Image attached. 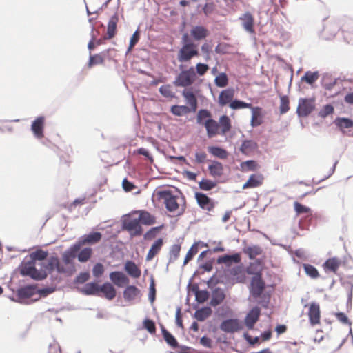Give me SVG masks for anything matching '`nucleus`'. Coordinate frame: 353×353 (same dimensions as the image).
I'll use <instances>...</instances> for the list:
<instances>
[{"mask_svg": "<svg viewBox=\"0 0 353 353\" xmlns=\"http://www.w3.org/2000/svg\"><path fill=\"white\" fill-rule=\"evenodd\" d=\"M183 65H179L181 72L176 76L172 83L176 87L188 88L191 86L196 79L195 69L193 66L186 70H183Z\"/></svg>", "mask_w": 353, "mask_h": 353, "instance_id": "f257e3e1", "label": "nucleus"}, {"mask_svg": "<svg viewBox=\"0 0 353 353\" xmlns=\"http://www.w3.org/2000/svg\"><path fill=\"white\" fill-rule=\"evenodd\" d=\"M20 274L23 276H28L35 281H42L46 278V273L36 268V261L32 259L23 263Z\"/></svg>", "mask_w": 353, "mask_h": 353, "instance_id": "f03ea898", "label": "nucleus"}, {"mask_svg": "<svg viewBox=\"0 0 353 353\" xmlns=\"http://www.w3.org/2000/svg\"><path fill=\"white\" fill-rule=\"evenodd\" d=\"M39 265H40L39 271L44 272L46 276L48 273L50 274L54 270L58 273L67 272V270L60 264L59 258L55 256H50L47 262H41Z\"/></svg>", "mask_w": 353, "mask_h": 353, "instance_id": "7ed1b4c3", "label": "nucleus"}, {"mask_svg": "<svg viewBox=\"0 0 353 353\" xmlns=\"http://www.w3.org/2000/svg\"><path fill=\"white\" fill-rule=\"evenodd\" d=\"M265 289V283L262 278V274L260 272H256L252 278L250 293L255 299L261 296Z\"/></svg>", "mask_w": 353, "mask_h": 353, "instance_id": "20e7f679", "label": "nucleus"}, {"mask_svg": "<svg viewBox=\"0 0 353 353\" xmlns=\"http://www.w3.org/2000/svg\"><path fill=\"white\" fill-rule=\"evenodd\" d=\"M157 195L159 199L164 201L165 208L169 212H174L178 208L177 196L174 195L171 190H164L158 191Z\"/></svg>", "mask_w": 353, "mask_h": 353, "instance_id": "39448f33", "label": "nucleus"}, {"mask_svg": "<svg viewBox=\"0 0 353 353\" xmlns=\"http://www.w3.org/2000/svg\"><path fill=\"white\" fill-rule=\"evenodd\" d=\"M314 99L308 98H300L296 110L299 117H307L314 109Z\"/></svg>", "mask_w": 353, "mask_h": 353, "instance_id": "423d86ee", "label": "nucleus"}, {"mask_svg": "<svg viewBox=\"0 0 353 353\" xmlns=\"http://www.w3.org/2000/svg\"><path fill=\"white\" fill-rule=\"evenodd\" d=\"M122 229L128 231L131 237L140 236L143 233V228L137 219L124 220L122 223Z\"/></svg>", "mask_w": 353, "mask_h": 353, "instance_id": "0eeeda50", "label": "nucleus"}, {"mask_svg": "<svg viewBox=\"0 0 353 353\" xmlns=\"http://www.w3.org/2000/svg\"><path fill=\"white\" fill-rule=\"evenodd\" d=\"M339 29V25L336 22L329 21L323 26L319 37L324 40H331L335 37Z\"/></svg>", "mask_w": 353, "mask_h": 353, "instance_id": "6e6552de", "label": "nucleus"}, {"mask_svg": "<svg viewBox=\"0 0 353 353\" xmlns=\"http://www.w3.org/2000/svg\"><path fill=\"white\" fill-rule=\"evenodd\" d=\"M219 327L225 332L234 333L240 330L242 325L237 319H227L221 323Z\"/></svg>", "mask_w": 353, "mask_h": 353, "instance_id": "1a4fd4ad", "label": "nucleus"}, {"mask_svg": "<svg viewBox=\"0 0 353 353\" xmlns=\"http://www.w3.org/2000/svg\"><path fill=\"white\" fill-rule=\"evenodd\" d=\"M102 238V234L99 232H90L88 234H84L81 236L76 243L79 244V246L81 248L85 245H93L101 241Z\"/></svg>", "mask_w": 353, "mask_h": 353, "instance_id": "9d476101", "label": "nucleus"}, {"mask_svg": "<svg viewBox=\"0 0 353 353\" xmlns=\"http://www.w3.org/2000/svg\"><path fill=\"white\" fill-rule=\"evenodd\" d=\"M81 248L79 244L75 243L65 250L62 254L63 261L66 265H73V260L77 257V253L79 252ZM74 270V265H72V270Z\"/></svg>", "mask_w": 353, "mask_h": 353, "instance_id": "9b49d317", "label": "nucleus"}, {"mask_svg": "<svg viewBox=\"0 0 353 353\" xmlns=\"http://www.w3.org/2000/svg\"><path fill=\"white\" fill-rule=\"evenodd\" d=\"M195 199L199 206L203 210L211 211L214 208V203L212 199L204 193L196 192Z\"/></svg>", "mask_w": 353, "mask_h": 353, "instance_id": "f8f14e48", "label": "nucleus"}, {"mask_svg": "<svg viewBox=\"0 0 353 353\" xmlns=\"http://www.w3.org/2000/svg\"><path fill=\"white\" fill-rule=\"evenodd\" d=\"M261 310L258 306L252 307L245 318V325L249 330L254 328L255 323L259 321Z\"/></svg>", "mask_w": 353, "mask_h": 353, "instance_id": "ddd939ff", "label": "nucleus"}, {"mask_svg": "<svg viewBox=\"0 0 353 353\" xmlns=\"http://www.w3.org/2000/svg\"><path fill=\"white\" fill-rule=\"evenodd\" d=\"M181 95L185 99L186 103L190 105V109L192 112L196 111L198 108V99L196 94L192 91V89H184L181 92Z\"/></svg>", "mask_w": 353, "mask_h": 353, "instance_id": "4468645a", "label": "nucleus"}, {"mask_svg": "<svg viewBox=\"0 0 353 353\" xmlns=\"http://www.w3.org/2000/svg\"><path fill=\"white\" fill-rule=\"evenodd\" d=\"M44 123L45 117L43 116H39L32 121L31 130L35 137L41 139L43 137Z\"/></svg>", "mask_w": 353, "mask_h": 353, "instance_id": "2eb2a0df", "label": "nucleus"}, {"mask_svg": "<svg viewBox=\"0 0 353 353\" xmlns=\"http://www.w3.org/2000/svg\"><path fill=\"white\" fill-rule=\"evenodd\" d=\"M308 316L312 325H315L320 323L321 312L318 303L313 302L310 305Z\"/></svg>", "mask_w": 353, "mask_h": 353, "instance_id": "dca6fc26", "label": "nucleus"}, {"mask_svg": "<svg viewBox=\"0 0 353 353\" xmlns=\"http://www.w3.org/2000/svg\"><path fill=\"white\" fill-rule=\"evenodd\" d=\"M203 126L206 130L207 136L208 138H212L217 134H220L219 124L214 119L205 121Z\"/></svg>", "mask_w": 353, "mask_h": 353, "instance_id": "f3484780", "label": "nucleus"}, {"mask_svg": "<svg viewBox=\"0 0 353 353\" xmlns=\"http://www.w3.org/2000/svg\"><path fill=\"white\" fill-rule=\"evenodd\" d=\"M110 279L111 281L118 287H122L125 284L129 283V279L122 272L114 271L110 274Z\"/></svg>", "mask_w": 353, "mask_h": 353, "instance_id": "a211bd4d", "label": "nucleus"}, {"mask_svg": "<svg viewBox=\"0 0 353 353\" xmlns=\"http://www.w3.org/2000/svg\"><path fill=\"white\" fill-rule=\"evenodd\" d=\"M225 299V294L223 289L219 287L215 288L212 292V299L210 305L212 307L219 305Z\"/></svg>", "mask_w": 353, "mask_h": 353, "instance_id": "6ab92c4d", "label": "nucleus"}, {"mask_svg": "<svg viewBox=\"0 0 353 353\" xmlns=\"http://www.w3.org/2000/svg\"><path fill=\"white\" fill-rule=\"evenodd\" d=\"M241 261V254L234 253L232 254H224L218 257L216 262L218 264H225L230 266L233 263H238Z\"/></svg>", "mask_w": 353, "mask_h": 353, "instance_id": "aec40b11", "label": "nucleus"}, {"mask_svg": "<svg viewBox=\"0 0 353 353\" xmlns=\"http://www.w3.org/2000/svg\"><path fill=\"white\" fill-rule=\"evenodd\" d=\"M208 30L203 26H195L190 30V36L195 41H201L208 35Z\"/></svg>", "mask_w": 353, "mask_h": 353, "instance_id": "412c9836", "label": "nucleus"}, {"mask_svg": "<svg viewBox=\"0 0 353 353\" xmlns=\"http://www.w3.org/2000/svg\"><path fill=\"white\" fill-rule=\"evenodd\" d=\"M234 90L232 88H228L222 90L219 96L218 103L221 106H225L233 101Z\"/></svg>", "mask_w": 353, "mask_h": 353, "instance_id": "4be33fe9", "label": "nucleus"}, {"mask_svg": "<svg viewBox=\"0 0 353 353\" xmlns=\"http://www.w3.org/2000/svg\"><path fill=\"white\" fill-rule=\"evenodd\" d=\"M252 110V118L250 121V125L253 128L259 126L263 123L262 109L260 107L256 106L250 108Z\"/></svg>", "mask_w": 353, "mask_h": 353, "instance_id": "5701e85b", "label": "nucleus"}, {"mask_svg": "<svg viewBox=\"0 0 353 353\" xmlns=\"http://www.w3.org/2000/svg\"><path fill=\"white\" fill-rule=\"evenodd\" d=\"M36 293L37 288L34 285H28L20 288L17 291V295L19 299H28Z\"/></svg>", "mask_w": 353, "mask_h": 353, "instance_id": "b1692460", "label": "nucleus"}, {"mask_svg": "<svg viewBox=\"0 0 353 353\" xmlns=\"http://www.w3.org/2000/svg\"><path fill=\"white\" fill-rule=\"evenodd\" d=\"M119 21V15L117 13L113 14L109 19L107 28V38H113L117 33V23Z\"/></svg>", "mask_w": 353, "mask_h": 353, "instance_id": "393cba45", "label": "nucleus"}, {"mask_svg": "<svg viewBox=\"0 0 353 353\" xmlns=\"http://www.w3.org/2000/svg\"><path fill=\"white\" fill-rule=\"evenodd\" d=\"M100 293H103L108 300H112L117 294L114 287L109 282H105L101 285Z\"/></svg>", "mask_w": 353, "mask_h": 353, "instance_id": "a878e982", "label": "nucleus"}, {"mask_svg": "<svg viewBox=\"0 0 353 353\" xmlns=\"http://www.w3.org/2000/svg\"><path fill=\"white\" fill-rule=\"evenodd\" d=\"M163 245V239L162 238H159L157 239L153 244L152 245L151 248H150L148 254L146 256V261H151L161 250L162 246Z\"/></svg>", "mask_w": 353, "mask_h": 353, "instance_id": "bb28decb", "label": "nucleus"}, {"mask_svg": "<svg viewBox=\"0 0 353 353\" xmlns=\"http://www.w3.org/2000/svg\"><path fill=\"white\" fill-rule=\"evenodd\" d=\"M240 19L242 21L243 27L247 32L250 33L254 32V18L250 12L243 14V15L240 17Z\"/></svg>", "mask_w": 353, "mask_h": 353, "instance_id": "cd10ccee", "label": "nucleus"}, {"mask_svg": "<svg viewBox=\"0 0 353 353\" xmlns=\"http://www.w3.org/2000/svg\"><path fill=\"white\" fill-rule=\"evenodd\" d=\"M218 123L219 124V131L221 135H225V134L231 130V120L228 116L225 114L221 116Z\"/></svg>", "mask_w": 353, "mask_h": 353, "instance_id": "c85d7f7f", "label": "nucleus"}, {"mask_svg": "<svg viewBox=\"0 0 353 353\" xmlns=\"http://www.w3.org/2000/svg\"><path fill=\"white\" fill-rule=\"evenodd\" d=\"M140 294V290L135 285H128L123 291L124 299L127 301H131L136 299Z\"/></svg>", "mask_w": 353, "mask_h": 353, "instance_id": "c756f323", "label": "nucleus"}, {"mask_svg": "<svg viewBox=\"0 0 353 353\" xmlns=\"http://www.w3.org/2000/svg\"><path fill=\"white\" fill-rule=\"evenodd\" d=\"M101 285L95 282L88 283L85 285L82 290V292L85 295H100Z\"/></svg>", "mask_w": 353, "mask_h": 353, "instance_id": "7c9ffc66", "label": "nucleus"}, {"mask_svg": "<svg viewBox=\"0 0 353 353\" xmlns=\"http://www.w3.org/2000/svg\"><path fill=\"white\" fill-rule=\"evenodd\" d=\"M125 270L127 273L134 279L141 276V270L132 261H128L125 264Z\"/></svg>", "mask_w": 353, "mask_h": 353, "instance_id": "2f4dec72", "label": "nucleus"}, {"mask_svg": "<svg viewBox=\"0 0 353 353\" xmlns=\"http://www.w3.org/2000/svg\"><path fill=\"white\" fill-rule=\"evenodd\" d=\"M208 170L211 176H221L223 172V164L219 161H212V164L208 165Z\"/></svg>", "mask_w": 353, "mask_h": 353, "instance_id": "473e14b6", "label": "nucleus"}, {"mask_svg": "<svg viewBox=\"0 0 353 353\" xmlns=\"http://www.w3.org/2000/svg\"><path fill=\"white\" fill-rule=\"evenodd\" d=\"M212 313L211 307L208 306L203 307L195 311L194 317L199 321H204Z\"/></svg>", "mask_w": 353, "mask_h": 353, "instance_id": "72a5a7b5", "label": "nucleus"}, {"mask_svg": "<svg viewBox=\"0 0 353 353\" xmlns=\"http://www.w3.org/2000/svg\"><path fill=\"white\" fill-rule=\"evenodd\" d=\"M208 151L214 157L221 159H225L228 156V152L224 148L220 146H208Z\"/></svg>", "mask_w": 353, "mask_h": 353, "instance_id": "f704fd0d", "label": "nucleus"}, {"mask_svg": "<svg viewBox=\"0 0 353 353\" xmlns=\"http://www.w3.org/2000/svg\"><path fill=\"white\" fill-rule=\"evenodd\" d=\"M139 222L145 225H150L155 223V217L147 211H140L139 216L137 219Z\"/></svg>", "mask_w": 353, "mask_h": 353, "instance_id": "c9c22d12", "label": "nucleus"}, {"mask_svg": "<svg viewBox=\"0 0 353 353\" xmlns=\"http://www.w3.org/2000/svg\"><path fill=\"white\" fill-rule=\"evenodd\" d=\"M334 123L341 130L353 127V120L346 117H336Z\"/></svg>", "mask_w": 353, "mask_h": 353, "instance_id": "e433bc0d", "label": "nucleus"}, {"mask_svg": "<svg viewBox=\"0 0 353 353\" xmlns=\"http://www.w3.org/2000/svg\"><path fill=\"white\" fill-rule=\"evenodd\" d=\"M257 148L258 144L254 141L246 139L242 142L239 150L243 154H247L256 150Z\"/></svg>", "mask_w": 353, "mask_h": 353, "instance_id": "4c0bfd02", "label": "nucleus"}, {"mask_svg": "<svg viewBox=\"0 0 353 353\" xmlns=\"http://www.w3.org/2000/svg\"><path fill=\"white\" fill-rule=\"evenodd\" d=\"M190 112H192L191 109L185 105H173L170 108V112L177 117H181L190 113Z\"/></svg>", "mask_w": 353, "mask_h": 353, "instance_id": "58836bf2", "label": "nucleus"}, {"mask_svg": "<svg viewBox=\"0 0 353 353\" xmlns=\"http://www.w3.org/2000/svg\"><path fill=\"white\" fill-rule=\"evenodd\" d=\"M212 119V117L210 110L207 109H200L196 114V123L204 125L205 121Z\"/></svg>", "mask_w": 353, "mask_h": 353, "instance_id": "ea45409f", "label": "nucleus"}, {"mask_svg": "<svg viewBox=\"0 0 353 353\" xmlns=\"http://www.w3.org/2000/svg\"><path fill=\"white\" fill-rule=\"evenodd\" d=\"M92 254V249L90 247H86L82 250L80 249L79 252L77 254V257L79 262L85 263L90 259Z\"/></svg>", "mask_w": 353, "mask_h": 353, "instance_id": "a19ab883", "label": "nucleus"}, {"mask_svg": "<svg viewBox=\"0 0 353 353\" xmlns=\"http://www.w3.org/2000/svg\"><path fill=\"white\" fill-rule=\"evenodd\" d=\"M190 47L181 48L178 54L177 59L181 63L188 62L191 60Z\"/></svg>", "mask_w": 353, "mask_h": 353, "instance_id": "79ce46f5", "label": "nucleus"}, {"mask_svg": "<svg viewBox=\"0 0 353 353\" xmlns=\"http://www.w3.org/2000/svg\"><path fill=\"white\" fill-rule=\"evenodd\" d=\"M319 77V74L318 71L311 72L307 71L305 72L304 75L301 77V80L302 81L306 82L307 84L312 85L314 83Z\"/></svg>", "mask_w": 353, "mask_h": 353, "instance_id": "37998d69", "label": "nucleus"}, {"mask_svg": "<svg viewBox=\"0 0 353 353\" xmlns=\"http://www.w3.org/2000/svg\"><path fill=\"white\" fill-rule=\"evenodd\" d=\"M339 262L336 258H330L325 261L323 267L325 271L336 272L339 267Z\"/></svg>", "mask_w": 353, "mask_h": 353, "instance_id": "c03bdc74", "label": "nucleus"}, {"mask_svg": "<svg viewBox=\"0 0 353 353\" xmlns=\"http://www.w3.org/2000/svg\"><path fill=\"white\" fill-rule=\"evenodd\" d=\"M243 252L248 254L250 259H254L262 253V249L259 245L248 246L243 248Z\"/></svg>", "mask_w": 353, "mask_h": 353, "instance_id": "a18cd8bd", "label": "nucleus"}, {"mask_svg": "<svg viewBox=\"0 0 353 353\" xmlns=\"http://www.w3.org/2000/svg\"><path fill=\"white\" fill-rule=\"evenodd\" d=\"M252 103H246V102L239 100V99H234V100L232 101L229 104V107L232 110L250 108H252Z\"/></svg>", "mask_w": 353, "mask_h": 353, "instance_id": "49530a36", "label": "nucleus"}, {"mask_svg": "<svg viewBox=\"0 0 353 353\" xmlns=\"http://www.w3.org/2000/svg\"><path fill=\"white\" fill-rule=\"evenodd\" d=\"M305 274L312 279H316L319 276L318 270L312 265L305 263L303 265Z\"/></svg>", "mask_w": 353, "mask_h": 353, "instance_id": "de8ad7c7", "label": "nucleus"}, {"mask_svg": "<svg viewBox=\"0 0 353 353\" xmlns=\"http://www.w3.org/2000/svg\"><path fill=\"white\" fill-rule=\"evenodd\" d=\"M48 255V252L47 251L38 249L30 254V258L32 259L35 261H39L43 262V261L47 258Z\"/></svg>", "mask_w": 353, "mask_h": 353, "instance_id": "09e8293b", "label": "nucleus"}, {"mask_svg": "<svg viewBox=\"0 0 353 353\" xmlns=\"http://www.w3.org/2000/svg\"><path fill=\"white\" fill-rule=\"evenodd\" d=\"M248 183L252 188L260 186L263 181V176L261 174H253L250 176Z\"/></svg>", "mask_w": 353, "mask_h": 353, "instance_id": "8fccbe9b", "label": "nucleus"}, {"mask_svg": "<svg viewBox=\"0 0 353 353\" xmlns=\"http://www.w3.org/2000/svg\"><path fill=\"white\" fill-rule=\"evenodd\" d=\"M215 85L219 88H224L228 84V77L225 72H221L214 79Z\"/></svg>", "mask_w": 353, "mask_h": 353, "instance_id": "3c124183", "label": "nucleus"}, {"mask_svg": "<svg viewBox=\"0 0 353 353\" xmlns=\"http://www.w3.org/2000/svg\"><path fill=\"white\" fill-rule=\"evenodd\" d=\"M199 188L204 191H210L216 186V183L210 179H203L199 183Z\"/></svg>", "mask_w": 353, "mask_h": 353, "instance_id": "603ef678", "label": "nucleus"}, {"mask_svg": "<svg viewBox=\"0 0 353 353\" xmlns=\"http://www.w3.org/2000/svg\"><path fill=\"white\" fill-rule=\"evenodd\" d=\"M104 61L103 58L99 54H90L89 61L88 63V68H92V66L98 64H101Z\"/></svg>", "mask_w": 353, "mask_h": 353, "instance_id": "864d4df0", "label": "nucleus"}, {"mask_svg": "<svg viewBox=\"0 0 353 353\" xmlns=\"http://www.w3.org/2000/svg\"><path fill=\"white\" fill-rule=\"evenodd\" d=\"M181 246L179 244L172 245L170 250V259L169 262H173L177 259L179 256Z\"/></svg>", "mask_w": 353, "mask_h": 353, "instance_id": "5fc2aeb1", "label": "nucleus"}, {"mask_svg": "<svg viewBox=\"0 0 353 353\" xmlns=\"http://www.w3.org/2000/svg\"><path fill=\"white\" fill-rule=\"evenodd\" d=\"M198 252V245L197 243H194L191 248L189 249L186 256L185 257L183 265H186L190 260H192L194 256Z\"/></svg>", "mask_w": 353, "mask_h": 353, "instance_id": "6e6d98bb", "label": "nucleus"}, {"mask_svg": "<svg viewBox=\"0 0 353 353\" xmlns=\"http://www.w3.org/2000/svg\"><path fill=\"white\" fill-rule=\"evenodd\" d=\"M159 91L161 95L167 98H174L175 94L171 90L170 84L162 85L159 88Z\"/></svg>", "mask_w": 353, "mask_h": 353, "instance_id": "4d7b16f0", "label": "nucleus"}, {"mask_svg": "<svg viewBox=\"0 0 353 353\" xmlns=\"http://www.w3.org/2000/svg\"><path fill=\"white\" fill-rule=\"evenodd\" d=\"M163 337L167 344L172 348H176L179 347V343L176 339L170 332L165 334Z\"/></svg>", "mask_w": 353, "mask_h": 353, "instance_id": "13d9d810", "label": "nucleus"}, {"mask_svg": "<svg viewBox=\"0 0 353 353\" xmlns=\"http://www.w3.org/2000/svg\"><path fill=\"white\" fill-rule=\"evenodd\" d=\"M294 210L297 214L311 213V209L298 201L294 203Z\"/></svg>", "mask_w": 353, "mask_h": 353, "instance_id": "bf43d9fd", "label": "nucleus"}, {"mask_svg": "<svg viewBox=\"0 0 353 353\" xmlns=\"http://www.w3.org/2000/svg\"><path fill=\"white\" fill-rule=\"evenodd\" d=\"M210 297V292L207 290H201L196 296L195 300L198 303H203Z\"/></svg>", "mask_w": 353, "mask_h": 353, "instance_id": "052dcab7", "label": "nucleus"}, {"mask_svg": "<svg viewBox=\"0 0 353 353\" xmlns=\"http://www.w3.org/2000/svg\"><path fill=\"white\" fill-rule=\"evenodd\" d=\"M143 328H145L149 333L154 334L156 332V325L154 322L150 319H145L143 322Z\"/></svg>", "mask_w": 353, "mask_h": 353, "instance_id": "680f3d73", "label": "nucleus"}, {"mask_svg": "<svg viewBox=\"0 0 353 353\" xmlns=\"http://www.w3.org/2000/svg\"><path fill=\"white\" fill-rule=\"evenodd\" d=\"M163 228V225L160 226H156L150 228L148 231L145 232L144 234V239L149 240L154 238L157 233L161 230Z\"/></svg>", "mask_w": 353, "mask_h": 353, "instance_id": "e2e57ef3", "label": "nucleus"}, {"mask_svg": "<svg viewBox=\"0 0 353 353\" xmlns=\"http://www.w3.org/2000/svg\"><path fill=\"white\" fill-rule=\"evenodd\" d=\"M334 110V107L332 105L326 104L325 105L323 106L322 110H320L319 115L321 118H325L328 115L333 113Z\"/></svg>", "mask_w": 353, "mask_h": 353, "instance_id": "0e129e2a", "label": "nucleus"}, {"mask_svg": "<svg viewBox=\"0 0 353 353\" xmlns=\"http://www.w3.org/2000/svg\"><path fill=\"white\" fill-rule=\"evenodd\" d=\"M290 109L289 99L287 96L281 97L280 112L281 114L286 113Z\"/></svg>", "mask_w": 353, "mask_h": 353, "instance_id": "69168bd1", "label": "nucleus"}, {"mask_svg": "<svg viewBox=\"0 0 353 353\" xmlns=\"http://www.w3.org/2000/svg\"><path fill=\"white\" fill-rule=\"evenodd\" d=\"M194 69L196 72V75L199 74V76H203L208 70L209 66L206 63H198L196 65Z\"/></svg>", "mask_w": 353, "mask_h": 353, "instance_id": "338daca9", "label": "nucleus"}, {"mask_svg": "<svg viewBox=\"0 0 353 353\" xmlns=\"http://www.w3.org/2000/svg\"><path fill=\"white\" fill-rule=\"evenodd\" d=\"M104 272L103 265L101 263H97L92 269V274L95 277H100Z\"/></svg>", "mask_w": 353, "mask_h": 353, "instance_id": "774afa93", "label": "nucleus"}]
</instances>
